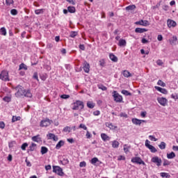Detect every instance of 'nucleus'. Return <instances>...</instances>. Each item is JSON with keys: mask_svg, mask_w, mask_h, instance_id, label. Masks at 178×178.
<instances>
[{"mask_svg": "<svg viewBox=\"0 0 178 178\" xmlns=\"http://www.w3.org/2000/svg\"><path fill=\"white\" fill-rule=\"evenodd\" d=\"M73 111H83L84 109V103L80 100H76L72 104Z\"/></svg>", "mask_w": 178, "mask_h": 178, "instance_id": "f257e3e1", "label": "nucleus"}, {"mask_svg": "<svg viewBox=\"0 0 178 178\" xmlns=\"http://www.w3.org/2000/svg\"><path fill=\"white\" fill-rule=\"evenodd\" d=\"M0 80L3 81H10L9 72L7 70H3L0 74Z\"/></svg>", "mask_w": 178, "mask_h": 178, "instance_id": "f03ea898", "label": "nucleus"}, {"mask_svg": "<svg viewBox=\"0 0 178 178\" xmlns=\"http://www.w3.org/2000/svg\"><path fill=\"white\" fill-rule=\"evenodd\" d=\"M15 90L17 91V92L15 93V96L17 97V98H19L23 95H24V88H22V86H18L15 88Z\"/></svg>", "mask_w": 178, "mask_h": 178, "instance_id": "7ed1b4c3", "label": "nucleus"}, {"mask_svg": "<svg viewBox=\"0 0 178 178\" xmlns=\"http://www.w3.org/2000/svg\"><path fill=\"white\" fill-rule=\"evenodd\" d=\"M113 99L115 102H122L123 101V97L120 95L116 90L113 92Z\"/></svg>", "mask_w": 178, "mask_h": 178, "instance_id": "20e7f679", "label": "nucleus"}, {"mask_svg": "<svg viewBox=\"0 0 178 178\" xmlns=\"http://www.w3.org/2000/svg\"><path fill=\"white\" fill-rule=\"evenodd\" d=\"M53 172L54 173H56L58 176H64L65 173L63 172V170L62 168L58 165L53 166Z\"/></svg>", "mask_w": 178, "mask_h": 178, "instance_id": "39448f33", "label": "nucleus"}, {"mask_svg": "<svg viewBox=\"0 0 178 178\" xmlns=\"http://www.w3.org/2000/svg\"><path fill=\"white\" fill-rule=\"evenodd\" d=\"M151 142H149V140H146L145 142V145L146 148H148V149H149V151L152 153H155L156 152V148H155V147L152 146V145H150Z\"/></svg>", "mask_w": 178, "mask_h": 178, "instance_id": "423d86ee", "label": "nucleus"}, {"mask_svg": "<svg viewBox=\"0 0 178 178\" xmlns=\"http://www.w3.org/2000/svg\"><path fill=\"white\" fill-rule=\"evenodd\" d=\"M52 123V120H50L49 119H45L40 122V126L41 127H48V126H51Z\"/></svg>", "mask_w": 178, "mask_h": 178, "instance_id": "0eeeda50", "label": "nucleus"}, {"mask_svg": "<svg viewBox=\"0 0 178 178\" xmlns=\"http://www.w3.org/2000/svg\"><path fill=\"white\" fill-rule=\"evenodd\" d=\"M131 161L133 163H138V165H145V162H144V161H143V159H141L140 157H133Z\"/></svg>", "mask_w": 178, "mask_h": 178, "instance_id": "6e6552de", "label": "nucleus"}, {"mask_svg": "<svg viewBox=\"0 0 178 178\" xmlns=\"http://www.w3.org/2000/svg\"><path fill=\"white\" fill-rule=\"evenodd\" d=\"M157 101L161 106H166L168 105V99L165 97H158Z\"/></svg>", "mask_w": 178, "mask_h": 178, "instance_id": "1a4fd4ad", "label": "nucleus"}, {"mask_svg": "<svg viewBox=\"0 0 178 178\" xmlns=\"http://www.w3.org/2000/svg\"><path fill=\"white\" fill-rule=\"evenodd\" d=\"M153 163H156V166H161L162 163V159H159L158 156H154L151 159Z\"/></svg>", "mask_w": 178, "mask_h": 178, "instance_id": "9d476101", "label": "nucleus"}, {"mask_svg": "<svg viewBox=\"0 0 178 178\" xmlns=\"http://www.w3.org/2000/svg\"><path fill=\"white\" fill-rule=\"evenodd\" d=\"M167 25H168V27H169V29H172V27H176L177 26V24L176 23V22L172 19H168Z\"/></svg>", "mask_w": 178, "mask_h": 178, "instance_id": "9b49d317", "label": "nucleus"}, {"mask_svg": "<svg viewBox=\"0 0 178 178\" xmlns=\"http://www.w3.org/2000/svg\"><path fill=\"white\" fill-rule=\"evenodd\" d=\"M85 73H90V64L87 63V61H85L83 63V67Z\"/></svg>", "mask_w": 178, "mask_h": 178, "instance_id": "f8f14e48", "label": "nucleus"}, {"mask_svg": "<svg viewBox=\"0 0 178 178\" xmlns=\"http://www.w3.org/2000/svg\"><path fill=\"white\" fill-rule=\"evenodd\" d=\"M47 138L48 140H54V141H58V136L51 133L47 135Z\"/></svg>", "mask_w": 178, "mask_h": 178, "instance_id": "ddd939ff", "label": "nucleus"}, {"mask_svg": "<svg viewBox=\"0 0 178 178\" xmlns=\"http://www.w3.org/2000/svg\"><path fill=\"white\" fill-rule=\"evenodd\" d=\"M155 88L157 90V91H159V92H161V94H164L165 95L168 94V90L165 88H162L159 86H155Z\"/></svg>", "mask_w": 178, "mask_h": 178, "instance_id": "4468645a", "label": "nucleus"}, {"mask_svg": "<svg viewBox=\"0 0 178 178\" xmlns=\"http://www.w3.org/2000/svg\"><path fill=\"white\" fill-rule=\"evenodd\" d=\"M101 138L103 141H110L111 137L108 136L106 134H101Z\"/></svg>", "mask_w": 178, "mask_h": 178, "instance_id": "2eb2a0df", "label": "nucleus"}, {"mask_svg": "<svg viewBox=\"0 0 178 178\" xmlns=\"http://www.w3.org/2000/svg\"><path fill=\"white\" fill-rule=\"evenodd\" d=\"M106 127H108V129H110L111 130H115V129H118V127L116 125H114L113 124H112L111 122L106 123Z\"/></svg>", "mask_w": 178, "mask_h": 178, "instance_id": "dca6fc26", "label": "nucleus"}, {"mask_svg": "<svg viewBox=\"0 0 178 178\" xmlns=\"http://www.w3.org/2000/svg\"><path fill=\"white\" fill-rule=\"evenodd\" d=\"M65 145V141L60 140L56 145V149H60V147H63Z\"/></svg>", "mask_w": 178, "mask_h": 178, "instance_id": "f3484780", "label": "nucleus"}, {"mask_svg": "<svg viewBox=\"0 0 178 178\" xmlns=\"http://www.w3.org/2000/svg\"><path fill=\"white\" fill-rule=\"evenodd\" d=\"M111 145L113 148H119V145H120V143L118 140H113L111 142Z\"/></svg>", "mask_w": 178, "mask_h": 178, "instance_id": "a211bd4d", "label": "nucleus"}, {"mask_svg": "<svg viewBox=\"0 0 178 178\" xmlns=\"http://www.w3.org/2000/svg\"><path fill=\"white\" fill-rule=\"evenodd\" d=\"M31 140H32V141H34L35 143H40L41 137H40V135H37V136L32 137Z\"/></svg>", "mask_w": 178, "mask_h": 178, "instance_id": "6ab92c4d", "label": "nucleus"}, {"mask_svg": "<svg viewBox=\"0 0 178 178\" xmlns=\"http://www.w3.org/2000/svg\"><path fill=\"white\" fill-rule=\"evenodd\" d=\"M147 31H148V30H147L146 29H143V28H136L135 29V33H145Z\"/></svg>", "mask_w": 178, "mask_h": 178, "instance_id": "aec40b11", "label": "nucleus"}, {"mask_svg": "<svg viewBox=\"0 0 178 178\" xmlns=\"http://www.w3.org/2000/svg\"><path fill=\"white\" fill-rule=\"evenodd\" d=\"M122 74L124 77H127V78L131 77V76H133L131 73H130V72H129L128 70H124L122 72Z\"/></svg>", "mask_w": 178, "mask_h": 178, "instance_id": "412c9836", "label": "nucleus"}, {"mask_svg": "<svg viewBox=\"0 0 178 178\" xmlns=\"http://www.w3.org/2000/svg\"><path fill=\"white\" fill-rule=\"evenodd\" d=\"M109 58H110L111 60H112L113 62H118V57L116 56H115V54H110Z\"/></svg>", "mask_w": 178, "mask_h": 178, "instance_id": "4be33fe9", "label": "nucleus"}, {"mask_svg": "<svg viewBox=\"0 0 178 178\" xmlns=\"http://www.w3.org/2000/svg\"><path fill=\"white\" fill-rule=\"evenodd\" d=\"M126 44H127L126 40L120 39L119 40L118 45L120 47H126Z\"/></svg>", "mask_w": 178, "mask_h": 178, "instance_id": "5701e85b", "label": "nucleus"}, {"mask_svg": "<svg viewBox=\"0 0 178 178\" xmlns=\"http://www.w3.org/2000/svg\"><path fill=\"white\" fill-rule=\"evenodd\" d=\"M24 95V97H27L28 98H31V97H33V94L30 90H25Z\"/></svg>", "mask_w": 178, "mask_h": 178, "instance_id": "b1692460", "label": "nucleus"}, {"mask_svg": "<svg viewBox=\"0 0 178 178\" xmlns=\"http://www.w3.org/2000/svg\"><path fill=\"white\" fill-rule=\"evenodd\" d=\"M175 156H176V154L173 152H172L170 154H167L168 159H173V158H175Z\"/></svg>", "mask_w": 178, "mask_h": 178, "instance_id": "393cba45", "label": "nucleus"}, {"mask_svg": "<svg viewBox=\"0 0 178 178\" xmlns=\"http://www.w3.org/2000/svg\"><path fill=\"white\" fill-rule=\"evenodd\" d=\"M132 123H134V124H141V120H138L137 118H133L132 119Z\"/></svg>", "mask_w": 178, "mask_h": 178, "instance_id": "a878e982", "label": "nucleus"}, {"mask_svg": "<svg viewBox=\"0 0 178 178\" xmlns=\"http://www.w3.org/2000/svg\"><path fill=\"white\" fill-rule=\"evenodd\" d=\"M67 11L70 12V13H74L76 12V8L74 6H69L67 8Z\"/></svg>", "mask_w": 178, "mask_h": 178, "instance_id": "bb28decb", "label": "nucleus"}, {"mask_svg": "<svg viewBox=\"0 0 178 178\" xmlns=\"http://www.w3.org/2000/svg\"><path fill=\"white\" fill-rule=\"evenodd\" d=\"M126 10H134L136 9V5H131L126 7Z\"/></svg>", "mask_w": 178, "mask_h": 178, "instance_id": "cd10ccee", "label": "nucleus"}, {"mask_svg": "<svg viewBox=\"0 0 178 178\" xmlns=\"http://www.w3.org/2000/svg\"><path fill=\"white\" fill-rule=\"evenodd\" d=\"M20 119H22L20 116H13L12 122L13 123H15V122H17L20 120Z\"/></svg>", "mask_w": 178, "mask_h": 178, "instance_id": "c85d7f7f", "label": "nucleus"}, {"mask_svg": "<svg viewBox=\"0 0 178 178\" xmlns=\"http://www.w3.org/2000/svg\"><path fill=\"white\" fill-rule=\"evenodd\" d=\"M97 162H99V160L97 157H94L90 161V163H92V165H95Z\"/></svg>", "mask_w": 178, "mask_h": 178, "instance_id": "c756f323", "label": "nucleus"}, {"mask_svg": "<svg viewBox=\"0 0 178 178\" xmlns=\"http://www.w3.org/2000/svg\"><path fill=\"white\" fill-rule=\"evenodd\" d=\"M87 106H88V108L92 109V108H94V106H95V104L94 103H92V102H88Z\"/></svg>", "mask_w": 178, "mask_h": 178, "instance_id": "7c9ffc66", "label": "nucleus"}, {"mask_svg": "<svg viewBox=\"0 0 178 178\" xmlns=\"http://www.w3.org/2000/svg\"><path fill=\"white\" fill-rule=\"evenodd\" d=\"M48 152V148L46 147H41V154L42 155H44V154H47Z\"/></svg>", "mask_w": 178, "mask_h": 178, "instance_id": "2f4dec72", "label": "nucleus"}, {"mask_svg": "<svg viewBox=\"0 0 178 178\" xmlns=\"http://www.w3.org/2000/svg\"><path fill=\"white\" fill-rule=\"evenodd\" d=\"M130 148H131V147L127 145H124V151L125 154H127L130 151Z\"/></svg>", "mask_w": 178, "mask_h": 178, "instance_id": "473e14b6", "label": "nucleus"}, {"mask_svg": "<svg viewBox=\"0 0 178 178\" xmlns=\"http://www.w3.org/2000/svg\"><path fill=\"white\" fill-rule=\"evenodd\" d=\"M159 147L160 149H165V148H166V143L165 142H161L159 145Z\"/></svg>", "mask_w": 178, "mask_h": 178, "instance_id": "72a5a7b5", "label": "nucleus"}, {"mask_svg": "<svg viewBox=\"0 0 178 178\" xmlns=\"http://www.w3.org/2000/svg\"><path fill=\"white\" fill-rule=\"evenodd\" d=\"M97 87H98V88H99V90H102V91H106V90H107L106 86H104L102 85V84L98 85Z\"/></svg>", "mask_w": 178, "mask_h": 178, "instance_id": "f704fd0d", "label": "nucleus"}, {"mask_svg": "<svg viewBox=\"0 0 178 178\" xmlns=\"http://www.w3.org/2000/svg\"><path fill=\"white\" fill-rule=\"evenodd\" d=\"M0 34L1 35H6V29H5L4 27L1 28V29H0Z\"/></svg>", "mask_w": 178, "mask_h": 178, "instance_id": "c9c22d12", "label": "nucleus"}, {"mask_svg": "<svg viewBox=\"0 0 178 178\" xmlns=\"http://www.w3.org/2000/svg\"><path fill=\"white\" fill-rule=\"evenodd\" d=\"M22 69H24V70H27V65H26L24 63H22L19 65V70H22Z\"/></svg>", "mask_w": 178, "mask_h": 178, "instance_id": "e433bc0d", "label": "nucleus"}, {"mask_svg": "<svg viewBox=\"0 0 178 178\" xmlns=\"http://www.w3.org/2000/svg\"><path fill=\"white\" fill-rule=\"evenodd\" d=\"M3 100L5 102H10V101H12V97H9V96H6V97H4L3 98Z\"/></svg>", "mask_w": 178, "mask_h": 178, "instance_id": "4c0bfd02", "label": "nucleus"}, {"mask_svg": "<svg viewBox=\"0 0 178 178\" xmlns=\"http://www.w3.org/2000/svg\"><path fill=\"white\" fill-rule=\"evenodd\" d=\"M63 131L64 133H70V131H72V128L70 127H65L63 129Z\"/></svg>", "mask_w": 178, "mask_h": 178, "instance_id": "58836bf2", "label": "nucleus"}, {"mask_svg": "<svg viewBox=\"0 0 178 178\" xmlns=\"http://www.w3.org/2000/svg\"><path fill=\"white\" fill-rule=\"evenodd\" d=\"M36 147H37V145L35 143H31V145L29 146L30 151H34Z\"/></svg>", "mask_w": 178, "mask_h": 178, "instance_id": "ea45409f", "label": "nucleus"}, {"mask_svg": "<svg viewBox=\"0 0 178 178\" xmlns=\"http://www.w3.org/2000/svg\"><path fill=\"white\" fill-rule=\"evenodd\" d=\"M15 145H16V141H15V140H13L8 143L9 148H13V147H15Z\"/></svg>", "mask_w": 178, "mask_h": 178, "instance_id": "a19ab883", "label": "nucleus"}, {"mask_svg": "<svg viewBox=\"0 0 178 178\" xmlns=\"http://www.w3.org/2000/svg\"><path fill=\"white\" fill-rule=\"evenodd\" d=\"M157 84L158 86H161V87H166V83L162 81V80H159Z\"/></svg>", "mask_w": 178, "mask_h": 178, "instance_id": "79ce46f5", "label": "nucleus"}, {"mask_svg": "<svg viewBox=\"0 0 178 178\" xmlns=\"http://www.w3.org/2000/svg\"><path fill=\"white\" fill-rule=\"evenodd\" d=\"M160 176H161V177H166V178L170 177V175H169V174L167 172H161L160 173Z\"/></svg>", "mask_w": 178, "mask_h": 178, "instance_id": "37998d69", "label": "nucleus"}, {"mask_svg": "<svg viewBox=\"0 0 178 178\" xmlns=\"http://www.w3.org/2000/svg\"><path fill=\"white\" fill-rule=\"evenodd\" d=\"M44 9H39V10H35V15H41L44 13Z\"/></svg>", "mask_w": 178, "mask_h": 178, "instance_id": "c03bdc74", "label": "nucleus"}, {"mask_svg": "<svg viewBox=\"0 0 178 178\" xmlns=\"http://www.w3.org/2000/svg\"><path fill=\"white\" fill-rule=\"evenodd\" d=\"M27 147H29V144L27 143H25L22 145L21 149H22V151H26V148H27Z\"/></svg>", "mask_w": 178, "mask_h": 178, "instance_id": "a18cd8bd", "label": "nucleus"}, {"mask_svg": "<svg viewBox=\"0 0 178 178\" xmlns=\"http://www.w3.org/2000/svg\"><path fill=\"white\" fill-rule=\"evenodd\" d=\"M121 92L124 95H127V96L131 95V93H130L128 90H122Z\"/></svg>", "mask_w": 178, "mask_h": 178, "instance_id": "49530a36", "label": "nucleus"}, {"mask_svg": "<svg viewBox=\"0 0 178 178\" xmlns=\"http://www.w3.org/2000/svg\"><path fill=\"white\" fill-rule=\"evenodd\" d=\"M171 98H172V99H175V101L178 99V94L177 93H173L171 95Z\"/></svg>", "mask_w": 178, "mask_h": 178, "instance_id": "de8ad7c7", "label": "nucleus"}, {"mask_svg": "<svg viewBox=\"0 0 178 178\" xmlns=\"http://www.w3.org/2000/svg\"><path fill=\"white\" fill-rule=\"evenodd\" d=\"M6 3L8 6H10V5H13V0H6Z\"/></svg>", "mask_w": 178, "mask_h": 178, "instance_id": "09e8293b", "label": "nucleus"}, {"mask_svg": "<svg viewBox=\"0 0 178 178\" xmlns=\"http://www.w3.org/2000/svg\"><path fill=\"white\" fill-rule=\"evenodd\" d=\"M149 138L151 141H158V138H155V136L152 135L149 136Z\"/></svg>", "mask_w": 178, "mask_h": 178, "instance_id": "8fccbe9b", "label": "nucleus"}, {"mask_svg": "<svg viewBox=\"0 0 178 178\" xmlns=\"http://www.w3.org/2000/svg\"><path fill=\"white\" fill-rule=\"evenodd\" d=\"M79 166L80 168H86V166H87V163H86V161H81L79 163Z\"/></svg>", "mask_w": 178, "mask_h": 178, "instance_id": "3c124183", "label": "nucleus"}, {"mask_svg": "<svg viewBox=\"0 0 178 178\" xmlns=\"http://www.w3.org/2000/svg\"><path fill=\"white\" fill-rule=\"evenodd\" d=\"M77 32H76V31H72L71 33H70V37L72 38H74V37H76V35H77Z\"/></svg>", "mask_w": 178, "mask_h": 178, "instance_id": "603ef678", "label": "nucleus"}, {"mask_svg": "<svg viewBox=\"0 0 178 178\" xmlns=\"http://www.w3.org/2000/svg\"><path fill=\"white\" fill-rule=\"evenodd\" d=\"M10 13L13 16H16V15H17V10L16 9H13L10 10Z\"/></svg>", "mask_w": 178, "mask_h": 178, "instance_id": "864d4df0", "label": "nucleus"}, {"mask_svg": "<svg viewBox=\"0 0 178 178\" xmlns=\"http://www.w3.org/2000/svg\"><path fill=\"white\" fill-rule=\"evenodd\" d=\"M60 98L63 99H67L68 98H70V96L69 95H62Z\"/></svg>", "mask_w": 178, "mask_h": 178, "instance_id": "5fc2aeb1", "label": "nucleus"}, {"mask_svg": "<svg viewBox=\"0 0 178 178\" xmlns=\"http://www.w3.org/2000/svg\"><path fill=\"white\" fill-rule=\"evenodd\" d=\"M156 63L158 66H162V65H163V61H162V60H157Z\"/></svg>", "mask_w": 178, "mask_h": 178, "instance_id": "6e6d98bb", "label": "nucleus"}, {"mask_svg": "<svg viewBox=\"0 0 178 178\" xmlns=\"http://www.w3.org/2000/svg\"><path fill=\"white\" fill-rule=\"evenodd\" d=\"M99 65L102 66L103 67V66H105V60L104 59H102L99 61Z\"/></svg>", "mask_w": 178, "mask_h": 178, "instance_id": "4d7b16f0", "label": "nucleus"}, {"mask_svg": "<svg viewBox=\"0 0 178 178\" xmlns=\"http://www.w3.org/2000/svg\"><path fill=\"white\" fill-rule=\"evenodd\" d=\"M143 26L147 27V26H149V22L147 20H143Z\"/></svg>", "mask_w": 178, "mask_h": 178, "instance_id": "13d9d810", "label": "nucleus"}, {"mask_svg": "<svg viewBox=\"0 0 178 178\" xmlns=\"http://www.w3.org/2000/svg\"><path fill=\"white\" fill-rule=\"evenodd\" d=\"M79 129H83V130H87V127L84 124H81L79 125Z\"/></svg>", "mask_w": 178, "mask_h": 178, "instance_id": "bf43d9fd", "label": "nucleus"}, {"mask_svg": "<svg viewBox=\"0 0 178 178\" xmlns=\"http://www.w3.org/2000/svg\"><path fill=\"white\" fill-rule=\"evenodd\" d=\"M118 160V161H125L126 157H124V156H119Z\"/></svg>", "mask_w": 178, "mask_h": 178, "instance_id": "052dcab7", "label": "nucleus"}, {"mask_svg": "<svg viewBox=\"0 0 178 178\" xmlns=\"http://www.w3.org/2000/svg\"><path fill=\"white\" fill-rule=\"evenodd\" d=\"M100 114H101V112H99V111H95L93 112V115L95 116H99Z\"/></svg>", "mask_w": 178, "mask_h": 178, "instance_id": "680f3d73", "label": "nucleus"}, {"mask_svg": "<svg viewBox=\"0 0 178 178\" xmlns=\"http://www.w3.org/2000/svg\"><path fill=\"white\" fill-rule=\"evenodd\" d=\"M169 165H170V162H169V161H167V160L164 161L163 166H168Z\"/></svg>", "mask_w": 178, "mask_h": 178, "instance_id": "e2e57ef3", "label": "nucleus"}, {"mask_svg": "<svg viewBox=\"0 0 178 178\" xmlns=\"http://www.w3.org/2000/svg\"><path fill=\"white\" fill-rule=\"evenodd\" d=\"M142 44H148L149 41L148 40L145 39V38H143L141 40Z\"/></svg>", "mask_w": 178, "mask_h": 178, "instance_id": "0e129e2a", "label": "nucleus"}, {"mask_svg": "<svg viewBox=\"0 0 178 178\" xmlns=\"http://www.w3.org/2000/svg\"><path fill=\"white\" fill-rule=\"evenodd\" d=\"M0 129H5V122H0Z\"/></svg>", "mask_w": 178, "mask_h": 178, "instance_id": "69168bd1", "label": "nucleus"}, {"mask_svg": "<svg viewBox=\"0 0 178 178\" xmlns=\"http://www.w3.org/2000/svg\"><path fill=\"white\" fill-rule=\"evenodd\" d=\"M86 136L87 138H91V134L90 131H87Z\"/></svg>", "mask_w": 178, "mask_h": 178, "instance_id": "338daca9", "label": "nucleus"}, {"mask_svg": "<svg viewBox=\"0 0 178 178\" xmlns=\"http://www.w3.org/2000/svg\"><path fill=\"white\" fill-rule=\"evenodd\" d=\"M33 79H35V80L38 81V74H37V72H35L33 74Z\"/></svg>", "mask_w": 178, "mask_h": 178, "instance_id": "774afa93", "label": "nucleus"}]
</instances>
